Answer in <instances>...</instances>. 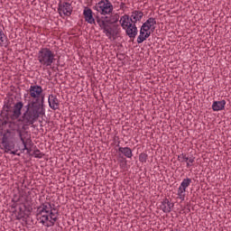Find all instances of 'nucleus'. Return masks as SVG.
Masks as SVG:
<instances>
[{
	"mask_svg": "<svg viewBox=\"0 0 231 231\" xmlns=\"http://www.w3.org/2000/svg\"><path fill=\"white\" fill-rule=\"evenodd\" d=\"M10 154H14V155H15V154H17V156H21V154L20 153H17V150L16 151H10Z\"/></svg>",
	"mask_w": 231,
	"mask_h": 231,
	"instance_id": "473e14b6",
	"label": "nucleus"
},
{
	"mask_svg": "<svg viewBox=\"0 0 231 231\" xmlns=\"http://www.w3.org/2000/svg\"><path fill=\"white\" fill-rule=\"evenodd\" d=\"M161 208L162 212L169 214L170 212H172V208H174V203L171 202L169 199L165 198L162 201Z\"/></svg>",
	"mask_w": 231,
	"mask_h": 231,
	"instance_id": "f8f14e48",
	"label": "nucleus"
},
{
	"mask_svg": "<svg viewBox=\"0 0 231 231\" xmlns=\"http://www.w3.org/2000/svg\"><path fill=\"white\" fill-rule=\"evenodd\" d=\"M53 210H57V208H53L51 206V203L50 202L42 203L41 204V206L37 208L36 217H39V216H42V214H49V216H55V212H53Z\"/></svg>",
	"mask_w": 231,
	"mask_h": 231,
	"instance_id": "0eeeda50",
	"label": "nucleus"
},
{
	"mask_svg": "<svg viewBox=\"0 0 231 231\" xmlns=\"http://www.w3.org/2000/svg\"><path fill=\"white\" fill-rule=\"evenodd\" d=\"M143 19V12L135 10L132 12V14L128 15V23L132 24H136L137 23H140Z\"/></svg>",
	"mask_w": 231,
	"mask_h": 231,
	"instance_id": "1a4fd4ad",
	"label": "nucleus"
},
{
	"mask_svg": "<svg viewBox=\"0 0 231 231\" xmlns=\"http://www.w3.org/2000/svg\"><path fill=\"white\" fill-rule=\"evenodd\" d=\"M57 212V210H54V213Z\"/></svg>",
	"mask_w": 231,
	"mask_h": 231,
	"instance_id": "a19ab883",
	"label": "nucleus"
},
{
	"mask_svg": "<svg viewBox=\"0 0 231 231\" xmlns=\"http://www.w3.org/2000/svg\"><path fill=\"white\" fill-rule=\"evenodd\" d=\"M31 156H34V158H42L44 154L41 152V150L37 149L33 151V153Z\"/></svg>",
	"mask_w": 231,
	"mask_h": 231,
	"instance_id": "a878e982",
	"label": "nucleus"
},
{
	"mask_svg": "<svg viewBox=\"0 0 231 231\" xmlns=\"http://www.w3.org/2000/svg\"><path fill=\"white\" fill-rule=\"evenodd\" d=\"M12 141V131L7 129L2 137V143H5L6 142Z\"/></svg>",
	"mask_w": 231,
	"mask_h": 231,
	"instance_id": "aec40b11",
	"label": "nucleus"
},
{
	"mask_svg": "<svg viewBox=\"0 0 231 231\" xmlns=\"http://www.w3.org/2000/svg\"><path fill=\"white\" fill-rule=\"evenodd\" d=\"M156 24V18L150 17L146 20L145 23H143L142 27L143 29H146L149 31L151 29V26H154Z\"/></svg>",
	"mask_w": 231,
	"mask_h": 231,
	"instance_id": "f3484780",
	"label": "nucleus"
},
{
	"mask_svg": "<svg viewBox=\"0 0 231 231\" xmlns=\"http://www.w3.org/2000/svg\"><path fill=\"white\" fill-rule=\"evenodd\" d=\"M27 154H30V152H32V148H27Z\"/></svg>",
	"mask_w": 231,
	"mask_h": 231,
	"instance_id": "c9c22d12",
	"label": "nucleus"
},
{
	"mask_svg": "<svg viewBox=\"0 0 231 231\" xmlns=\"http://www.w3.org/2000/svg\"><path fill=\"white\" fill-rule=\"evenodd\" d=\"M26 106L23 101H17L14 103V97L5 98L4 107L0 114V130L3 126L12 124V122H20L23 124L22 129L26 131V126L33 125V121L32 117H26Z\"/></svg>",
	"mask_w": 231,
	"mask_h": 231,
	"instance_id": "f257e3e1",
	"label": "nucleus"
},
{
	"mask_svg": "<svg viewBox=\"0 0 231 231\" xmlns=\"http://www.w3.org/2000/svg\"><path fill=\"white\" fill-rule=\"evenodd\" d=\"M118 152H120V154H124L125 158H133V150L129 147H119Z\"/></svg>",
	"mask_w": 231,
	"mask_h": 231,
	"instance_id": "2eb2a0df",
	"label": "nucleus"
},
{
	"mask_svg": "<svg viewBox=\"0 0 231 231\" xmlns=\"http://www.w3.org/2000/svg\"><path fill=\"white\" fill-rule=\"evenodd\" d=\"M149 37H151V32H144V41H147V39H149Z\"/></svg>",
	"mask_w": 231,
	"mask_h": 231,
	"instance_id": "c85d7f7f",
	"label": "nucleus"
},
{
	"mask_svg": "<svg viewBox=\"0 0 231 231\" xmlns=\"http://www.w3.org/2000/svg\"><path fill=\"white\" fill-rule=\"evenodd\" d=\"M83 15L86 23H88V24H96L95 18L93 17V10L89 7H85L83 11Z\"/></svg>",
	"mask_w": 231,
	"mask_h": 231,
	"instance_id": "9b49d317",
	"label": "nucleus"
},
{
	"mask_svg": "<svg viewBox=\"0 0 231 231\" xmlns=\"http://www.w3.org/2000/svg\"><path fill=\"white\" fill-rule=\"evenodd\" d=\"M48 101L51 109H53L54 111H56V109H59V106H60V103H59V98H57V97L50 95Z\"/></svg>",
	"mask_w": 231,
	"mask_h": 231,
	"instance_id": "ddd939ff",
	"label": "nucleus"
},
{
	"mask_svg": "<svg viewBox=\"0 0 231 231\" xmlns=\"http://www.w3.org/2000/svg\"><path fill=\"white\" fill-rule=\"evenodd\" d=\"M38 220H40V223H42V225H44V226H51V225L46 224L47 221H50V215H40L39 217H36Z\"/></svg>",
	"mask_w": 231,
	"mask_h": 231,
	"instance_id": "6ab92c4d",
	"label": "nucleus"
},
{
	"mask_svg": "<svg viewBox=\"0 0 231 231\" xmlns=\"http://www.w3.org/2000/svg\"><path fill=\"white\" fill-rule=\"evenodd\" d=\"M119 158H121L120 162V167L124 168L127 165V160L122 156V153H119Z\"/></svg>",
	"mask_w": 231,
	"mask_h": 231,
	"instance_id": "bb28decb",
	"label": "nucleus"
},
{
	"mask_svg": "<svg viewBox=\"0 0 231 231\" xmlns=\"http://www.w3.org/2000/svg\"><path fill=\"white\" fill-rule=\"evenodd\" d=\"M226 104V101L221 100V101H214L212 105L213 111H223L225 109V106Z\"/></svg>",
	"mask_w": 231,
	"mask_h": 231,
	"instance_id": "4468645a",
	"label": "nucleus"
},
{
	"mask_svg": "<svg viewBox=\"0 0 231 231\" xmlns=\"http://www.w3.org/2000/svg\"><path fill=\"white\" fill-rule=\"evenodd\" d=\"M190 183H192V179H189V178L184 179L179 189H181L182 190L187 191V187H189V185H190Z\"/></svg>",
	"mask_w": 231,
	"mask_h": 231,
	"instance_id": "412c9836",
	"label": "nucleus"
},
{
	"mask_svg": "<svg viewBox=\"0 0 231 231\" xmlns=\"http://www.w3.org/2000/svg\"><path fill=\"white\" fill-rule=\"evenodd\" d=\"M97 14L101 15H107V14L113 13V4L109 0H101L93 7Z\"/></svg>",
	"mask_w": 231,
	"mask_h": 231,
	"instance_id": "423d86ee",
	"label": "nucleus"
},
{
	"mask_svg": "<svg viewBox=\"0 0 231 231\" xmlns=\"http://www.w3.org/2000/svg\"><path fill=\"white\" fill-rule=\"evenodd\" d=\"M55 214H59V211L54 212V215H49V217H51V220H50L51 226H53L56 221H58L59 219V217H55Z\"/></svg>",
	"mask_w": 231,
	"mask_h": 231,
	"instance_id": "b1692460",
	"label": "nucleus"
},
{
	"mask_svg": "<svg viewBox=\"0 0 231 231\" xmlns=\"http://www.w3.org/2000/svg\"><path fill=\"white\" fill-rule=\"evenodd\" d=\"M43 216H50V214H48V213H43Z\"/></svg>",
	"mask_w": 231,
	"mask_h": 231,
	"instance_id": "58836bf2",
	"label": "nucleus"
},
{
	"mask_svg": "<svg viewBox=\"0 0 231 231\" xmlns=\"http://www.w3.org/2000/svg\"><path fill=\"white\" fill-rule=\"evenodd\" d=\"M60 15H71V12H73V6H71V4L67 2H60L59 8H58Z\"/></svg>",
	"mask_w": 231,
	"mask_h": 231,
	"instance_id": "6e6552de",
	"label": "nucleus"
},
{
	"mask_svg": "<svg viewBox=\"0 0 231 231\" xmlns=\"http://www.w3.org/2000/svg\"><path fill=\"white\" fill-rule=\"evenodd\" d=\"M20 137H21V141L23 143V151H27L28 150V146L26 145V141H24V138H23V134L20 133Z\"/></svg>",
	"mask_w": 231,
	"mask_h": 231,
	"instance_id": "cd10ccee",
	"label": "nucleus"
},
{
	"mask_svg": "<svg viewBox=\"0 0 231 231\" xmlns=\"http://www.w3.org/2000/svg\"><path fill=\"white\" fill-rule=\"evenodd\" d=\"M187 167H190V164L189 162L187 163Z\"/></svg>",
	"mask_w": 231,
	"mask_h": 231,
	"instance_id": "ea45409f",
	"label": "nucleus"
},
{
	"mask_svg": "<svg viewBox=\"0 0 231 231\" xmlns=\"http://www.w3.org/2000/svg\"><path fill=\"white\" fill-rule=\"evenodd\" d=\"M180 159L183 160V156L179 155V156H178V160L180 161Z\"/></svg>",
	"mask_w": 231,
	"mask_h": 231,
	"instance_id": "e433bc0d",
	"label": "nucleus"
},
{
	"mask_svg": "<svg viewBox=\"0 0 231 231\" xmlns=\"http://www.w3.org/2000/svg\"><path fill=\"white\" fill-rule=\"evenodd\" d=\"M188 162H189V163H194V158H189V159L188 160Z\"/></svg>",
	"mask_w": 231,
	"mask_h": 231,
	"instance_id": "72a5a7b5",
	"label": "nucleus"
},
{
	"mask_svg": "<svg viewBox=\"0 0 231 231\" xmlns=\"http://www.w3.org/2000/svg\"><path fill=\"white\" fill-rule=\"evenodd\" d=\"M6 44H8V38L6 37V34L2 31L0 32V46H6Z\"/></svg>",
	"mask_w": 231,
	"mask_h": 231,
	"instance_id": "4be33fe9",
	"label": "nucleus"
},
{
	"mask_svg": "<svg viewBox=\"0 0 231 231\" xmlns=\"http://www.w3.org/2000/svg\"><path fill=\"white\" fill-rule=\"evenodd\" d=\"M38 60L42 66H51L55 60V54L48 48H42L38 52Z\"/></svg>",
	"mask_w": 231,
	"mask_h": 231,
	"instance_id": "39448f33",
	"label": "nucleus"
},
{
	"mask_svg": "<svg viewBox=\"0 0 231 231\" xmlns=\"http://www.w3.org/2000/svg\"><path fill=\"white\" fill-rule=\"evenodd\" d=\"M145 32H149V30L147 29H143V26H141V29H140V34L139 36L137 37V43L138 44H142V42H143L145 41Z\"/></svg>",
	"mask_w": 231,
	"mask_h": 231,
	"instance_id": "a211bd4d",
	"label": "nucleus"
},
{
	"mask_svg": "<svg viewBox=\"0 0 231 231\" xmlns=\"http://www.w3.org/2000/svg\"><path fill=\"white\" fill-rule=\"evenodd\" d=\"M2 145L5 149V152H10V151L15 149V143H14V141H5V143H2Z\"/></svg>",
	"mask_w": 231,
	"mask_h": 231,
	"instance_id": "dca6fc26",
	"label": "nucleus"
},
{
	"mask_svg": "<svg viewBox=\"0 0 231 231\" xmlns=\"http://www.w3.org/2000/svg\"><path fill=\"white\" fill-rule=\"evenodd\" d=\"M29 93L30 97L34 99L25 105L26 111L24 116L31 118L32 124H34L39 120L40 116L46 115V110L44 109V96L42 95V87L39 85L31 86Z\"/></svg>",
	"mask_w": 231,
	"mask_h": 231,
	"instance_id": "f03ea898",
	"label": "nucleus"
},
{
	"mask_svg": "<svg viewBox=\"0 0 231 231\" xmlns=\"http://www.w3.org/2000/svg\"><path fill=\"white\" fill-rule=\"evenodd\" d=\"M13 214H17V209L14 208V209L13 210Z\"/></svg>",
	"mask_w": 231,
	"mask_h": 231,
	"instance_id": "4c0bfd02",
	"label": "nucleus"
},
{
	"mask_svg": "<svg viewBox=\"0 0 231 231\" xmlns=\"http://www.w3.org/2000/svg\"><path fill=\"white\" fill-rule=\"evenodd\" d=\"M124 6H125V4L121 3V5H120V8H121V10H122V9H124Z\"/></svg>",
	"mask_w": 231,
	"mask_h": 231,
	"instance_id": "f704fd0d",
	"label": "nucleus"
},
{
	"mask_svg": "<svg viewBox=\"0 0 231 231\" xmlns=\"http://www.w3.org/2000/svg\"><path fill=\"white\" fill-rule=\"evenodd\" d=\"M20 199H18L16 201L14 202V204L11 206L12 208L15 209L17 208V202L19 201Z\"/></svg>",
	"mask_w": 231,
	"mask_h": 231,
	"instance_id": "7c9ffc66",
	"label": "nucleus"
},
{
	"mask_svg": "<svg viewBox=\"0 0 231 231\" xmlns=\"http://www.w3.org/2000/svg\"><path fill=\"white\" fill-rule=\"evenodd\" d=\"M185 192L186 190H183L181 188H179L178 196L181 201H185Z\"/></svg>",
	"mask_w": 231,
	"mask_h": 231,
	"instance_id": "393cba45",
	"label": "nucleus"
},
{
	"mask_svg": "<svg viewBox=\"0 0 231 231\" xmlns=\"http://www.w3.org/2000/svg\"><path fill=\"white\" fill-rule=\"evenodd\" d=\"M120 19L118 14L114 16H98L96 15V21L99 28L103 31V33L108 37V39H116L120 33V25L116 24V22Z\"/></svg>",
	"mask_w": 231,
	"mask_h": 231,
	"instance_id": "7ed1b4c3",
	"label": "nucleus"
},
{
	"mask_svg": "<svg viewBox=\"0 0 231 231\" xmlns=\"http://www.w3.org/2000/svg\"><path fill=\"white\" fill-rule=\"evenodd\" d=\"M32 212V208L26 207L24 204H22V206L19 207V211L18 214L16 216V219L21 220L24 217H28V216H30Z\"/></svg>",
	"mask_w": 231,
	"mask_h": 231,
	"instance_id": "9d476101",
	"label": "nucleus"
},
{
	"mask_svg": "<svg viewBox=\"0 0 231 231\" xmlns=\"http://www.w3.org/2000/svg\"><path fill=\"white\" fill-rule=\"evenodd\" d=\"M120 23L122 28L125 30V33L129 39H135L136 35H138V27H136V24L131 23V22H129V14H125L122 16Z\"/></svg>",
	"mask_w": 231,
	"mask_h": 231,
	"instance_id": "20e7f679",
	"label": "nucleus"
},
{
	"mask_svg": "<svg viewBox=\"0 0 231 231\" xmlns=\"http://www.w3.org/2000/svg\"><path fill=\"white\" fill-rule=\"evenodd\" d=\"M155 30H156V26L152 25L151 28L149 29V32H151V33H154Z\"/></svg>",
	"mask_w": 231,
	"mask_h": 231,
	"instance_id": "c756f323",
	"label": "nucleus"
},
{
	"mask_svg": "<svg viewBox=\"0 0 231 231\" xmlns=\"http://www.w3.org/2000/svg\"><path fill=\"white\" fill-rule=\"evenodd\" d=\"M180 156H182V160L184 162H189V157H187L185 154L181 153Z\"/></svg>",
	"mask_w": 231,
	"mask_h": 231,
	"instance_id": "2f4dec72",
	"label": "nucleus"
},
{
	"mask_svg": "<svg viewBox=\"0 0 231 231\" xmlns=\"http://www.w3.org/2000/svg\"><path fill=\"white\" fill-rule=\"evenodd\" d=\"M147 158H149V155L145 152H142L139 155V162H141V163H146Z\"/></svg>",
	"mask_w": 231,
	"mask_h": 231,
	"instance_id": "5701e85b",
	"label": "nucleus"
}]
</instances>
